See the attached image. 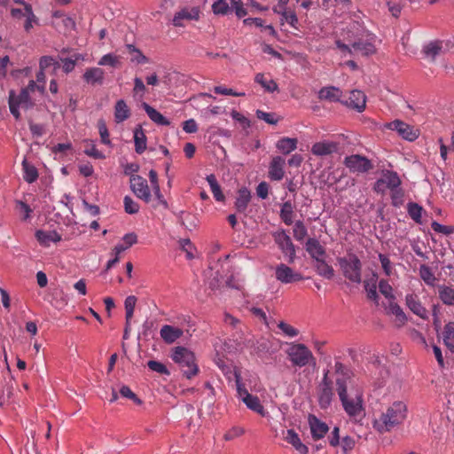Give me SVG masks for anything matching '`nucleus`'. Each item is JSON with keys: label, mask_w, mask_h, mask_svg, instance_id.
<instances>
[{"label": "nucleus", "mask_w": 454, "mask_h": 454, "mask_svg": "<svg viewBox=\"0 0 454 454\" xmlns=\"http://www.w3.org/2000/svg\"><path fill=\"white\" fill-rule=\"evenodd\" d=\"M245 433V430L242 427H234L231 429H230L224 435L223 439L225 441H231L240 435H242Z\"/></svg>", "instance_id": "61"}, {"label": "nucleus", "mask_w": 454, "mask_h": 454, "mask_svg": "<svg viewBox=\"0 0 454 454\" xmlns=\"http://www.w3.org/2000/svg\"><path fill=\"white\" fill-rule=\"evenodd\" d=\"M35 237L38 242L44 247H49L51 242L56 243L61 239L60 235L56 231H37Z\"/></svg>", "instance_id": "28"}, {"label": "nucleus", "mask_w": 454, "mask_h": 454, "mask_svg": "<svg viewBox=\"0 0 454 454\" xmlns=\"http://www.w3.org/2000/svg\"><path fill=\"white\" fill-rule=\"evenodd\" d=\"M294 208L291 201L283 203L280 210V218L286 225H291L294 223Z\"/></svg>", "instance_id": "41"}, {"label": "nucleus", "mask_w": 454, "mask_h": 454, "mask_svg": "<svg viewBox=\"0 0 454 454\" xmlns=\"http://www.w3.org/2000/svg\"><path fill=\"white\" fill-rule=\"evenodd\" d=\"M183 333L182 329L169 325H164L160 331V338L168 344L174 343Z\"/></svg>", "instance_id": "20"}, {"label": "nucleus", "mask_w": 454, "mask_h": 454, "mask_svg": "<svg viewBox=\"0 0 454 454\" xmlns=\"http://www.w3.org/2000/svg\"><path fill=\"white\" fill-rule=\"evenodd\" d=\"M125 212L133 215L139 211V205L129 196H125L123 199Z\"/></svg>", "instance_id": "52"}, {"label": "nucleus", "mask_w": 454, "mask_h": 454, "mask_svg": "<svg viewBox=\"0 0 454 454\" xmlns=\"http://www.w3.org/2000/svg\"><path fill=\"white\" fill-rule=\"evenodd\" d=\"M315 267L319 276L326 279H332L334 277L333 268L325 262V258L317 260Z\"/></svg>", "instance_id": "32"}, {"label": "nucleus", "mask_w": 454, "mask_h": 454, "mask_svg": "<svg viewBox=\"0 0 454 454\" xmlns=\"http://www.w3.org/2000/svg\"><path fill=\"white\" fill-rule=\"evenodd\" d=\"M52 67L51 74H55L60 68V64L51 56H43L39 61V68L45 71Z\"/></svg>", "instance_id": "42"}, {"label": "nucleus", "mask_w": 454, "mask_h": 454, "mask_svg": "<svg viewBox=\"0 0 454 454\" xmlns=\"http://www.w3.org/2000/svg\"><path fill=\"white\" fill-rule=\"evenodd\" d=\"M377 281H378V275L377 273L373 272L371 278L364 281V289L367 293V297L370 300L377 301L379 298L378 293H377Z\"/></svg>", "instance_id": "31"}, {"label": "nucleus", "mask_w": 454, "mask_h": 454, "mask_svg": "<svg viewBox=\"0 0 454 454\" xmlns=\"http://www.w3.org/2000/svg\"><path fill=\"white\" fill-rule=\"evenodd\" d=\"M338 150V143L330 141H322L315 143L311 147V153L316 156H327Z\"/></svg>", "instance_id": "18"}, {"label": "nucleus", "mask_w": 454, "mask_h": 454, "mask_svg": "<svg viewBox=\"0 0 454 454\" xmlns=\"http://www.w3.org/2000/svg\"><path fill=\"white\" fill-rule=\"evenodd\" d=\"M285 160L280 156L272 159L269 168V177L271 180L279 181L284 176Z\"/></svg>", "instance_id": "21"}, {"label": "nucleus", "mask_w": 454, "mask_h": 454, "mask_svg": "<svg viewBox=\"0 0 454 454\" xmlns=\"http://www.w3.org/2000/svg\"><path fill=\"white\" fill-rule=\"evenodd\" d=\"M335 386L343 410L354 421L365 416L363 390L355 384L350 370L340 362L334 364Z\"/></svg>", "instance_id": "1"}, {"label": "nucleus", "mask_w": 454, "mask_h": 454, "mask_svg": "<svg viewBox=\"0 0 454 454\" xmlns=\"http://www.w3.org/2000/svg\"><path fill=\"white\" fill-rule=\"evenodd\" d=\"M379 259L381 263V267L383 269L384 273L389 277L393 272V266L389 258L383 254H380Z\"/></svg>", "instance_id": "57"}, {"label": "nucleus", "mask_w": 454, "mask_h": 454, "mask_svg": "<svg viewBox=\"0 0 454 454\" xmlns=\"http://www.w3.org/2000/svg\"><path fill=\"white\" fill-rule=\"evenodd\" d=\"M439 293V298L441 301L446 304V305H451L454 306V289L446 286H440L438 288Z\"/></svg>", "instance_id": "39"}, {"label": "nucleus", "mask_w": 454, "mask_h": 454, "mask_svg": "<svg viewBox=\"0 0 454 454\" xmlns=\"http://www.w3.org/2000/svg\"><path fill=\"white\" fill-rule=\"evenodd\" d=\"M8 103L10 112L16 120L20 118L19 107L30 109L35 106V100L32 98L31 94L23 90H20L19 95H16L13 90H11L9 92Z\"/></svg>", "instance_id": "6"}, {"label": "nucleus", "mask_w": 454, "mask_h": 454, "mask_svg": "<svg viewBox=\"0 0 454 454\" xmlns=\"http://www.w3.org/2000/svg\"><path fill=\"white\" fill-rule=\"evenodd\" d=\"M408 214L417 223H421L423 208L417 203L410 202L407 206Z\"/></svg>", "instance_id": "45"}, {"label": "nucleus", "mask_w": 454, "mask_h": 454, "mask_svg": "<svg viewBox=\"0 0 454 454\" xmlns=\"http://www.w3.org/2000/svg\"><path fill=\"white\" fill-rule=\"evenodd\" d=\"M344 104L348 107L357 110L358 112H363L366 106V96L361 90H352Z\"/></svg>", "instance_id": "17"}, {"label": "nucleus", "mask_w": 454, "mask_h": 454, "mask_svg": "<svg viewBox=\"0 0 454 454\" xmlns=\"http://www.w3.org/2000/svg\"><path fill=\"white\" fill-rule=\"evenodd\" d=\"M83 81L91 85H102L105 80V71L100 67H89L82 74Z\"/></svg>", "instance_id": "16"}, {"label": "nucleus", "mask_w": 454, "mask_h": 454, "mask_svg": "<svg viewBox=\"0 0 454 454\" xmlns=\"http://www.w3.org/2000/svg\"><path fill=\"white\" fill-rule=\"evenodd\" d=\"M405 304L412 313L417 315L422 319L427 318V310L422 305L419 297L414 294H408L405 296Z\"/></svg>", "instance_id": "14"}, {"label": "nucleus", "mask_w": 454, "mask_h": 454, "mask_svg": "<svg viewBox=\"0 0 454 454\" xmlns=\"http://www.w3.org/2000/svg\"><path fill=\"white\" fill-rule=\"evenodd\" d=\"M442 49V43L440 41H434L427 43L423 51L426 54L427 57H430L433 59L436 58L440 54Z\"/></svg>", "instance_id": "43"}, {"label": "nucleus", "mask_w": 454, "mask_h": 454, "mask_svg": "<svg viewBox=\"0 0 454 454\" xmlns=\"http://www.w3.org/2000/svg\"><path fill=\"white\" fill-rule=\"evenodd\" d=\"M289 361L294 366L304 367L309 364H316V358L309 348L302 343H291L286 350Z\"/></svg>", "instance_id": "5"}, {"label": "nucleus", "mask_w": 454, "mask_h": 454, "mask_svg": "<svg viewBox=\"0 0 454 454\" xmlns=\"http://www.w3.org/2000/svg\"><path fill=\"white\" fill-rule=\"evenodd\" d=\"M343 163L353 173H366L373 168L372 161L360 154L345 157Z\"/></svg>", "instance_id": "8"}, {"label": "nucleus", "mask_w": 454, "mask_h": 454, "mask_svg": "<svg viewBox=\"0 0 454 454\" xmlns=\"http://www.w3.org/2000/svg\"><path fill=\"white\" fill-rule=\"evenodd\" d=\"M129 182L130 188L135 195L145 202L149 203L152 200V194L147 181L141 176H131Z\"/></svg>", "instance_id": "10"}, {"label": "nucleus", "mask_w": 454, "mask_h": 454, "mask_svg": "<svg viewBox=\"0 0 454 454\" xmlns=\"http://www.w3.org/2000/svg\"><path fill=\"white\" fill-rule=\"evenodd\" d=\"M285 441L290 443L300 454H308L309 448L303 444L294 429L286 430L284 435Z\"/></svg>", "instance_id": "23"}, {"label": "nucleus", "mask_w": 454, "mask_h": 454, "mask_svg": "<svg viewBox=\"0 0 454 454\" xmlns=\"http://www.w3.org/2000/svg\"><path fill=\"white\" fill-rule=\"evenodd\" d=\"M23 179L28 184L35 182L38 178V171L36 168L24 159L22 161Z\"/></svg>", "instance_id": "30"}, {"label": "nucleus", "mask_w": 454, "mask_h": 454, "mask_svg": "<svg viewBox=\"0 0 454 454\" xmlns=\"http://www.w3.org/2000/svg\"><path fill=\"white\" fill-rule=\"evenodd\" d=\"M305 249L310 257L316 262L325 258V249L317 239H308L305 244Z\"/></svg>", "instance_id": "19"}, {"label": "nucleus", "mask_w": 454, "mask_h": 454, "mask_svg": "<svg viewBox=\"0 0 454 454\" xmlns=\"http://www.w3.org/2000/svg\"><path fill=\"white\" fill-rule=\"evenodd\" d=\"M275 277L277 280L282 284L294 283L303 279V277L301 273L294 270L285 263L277 265L275 269Z\"/></svg>", "instance_id": "11"}, {"label": "nucleus", "mask_w": 454, "mask_h": 454, "mask_svg": "<svg viewBox=\"0 0 454 454\" xmlns=\"http://www.w3.org/2000/svg\"><path fill=\"white\" fill-rule=\"evenodd\" d=\"M236 388L239 396L243 400L247 395H250L245 385L241 382L240 375L235 372Z\"/></svg>", "instance_id": "60"}, {"label": "nucleus", "mask_w": 454, "mask_h": 454, "mask_svg": "<svg viewBox=\"0 0 454 454\" xmlns=\"http://www.w3.org/2000/svg\"><path fill=\"white\" fill-rule=\"evenodd\" d=\"M407 416V406L403 402H394L373 421V427L379 433L390 432L401 425Z\"/></svg>", "instance_id": "2"}, {"label": "nucleus", "mask_w": 454, "mask_h": 454, "mask_svg": "<svg viewBox=\"0 0 454 454\" xmlns=\"http://www.w3.org/2000/svg\"><path fill=\"white\" fill-rule=\"evenodd\" d=\"M231 9L226 0H217L212 4V11L216 15H226Z\"/></svg>", "instance_id": "48"}, {"label": "nucleus", "mask_w": 454, "mask_h": 454, "mask_svg": "<svg viewBox=\"0 0 454 454\" xmlns=\"http://www.w3.org/2000/svg\"><path fill=\"white\" fill-rule=\"evenodd\" d=\"M120 394L122 397L130 399L135 403H137V404L141 403V400L137 396V395L128 386H122L120 389Z\"/></svg>", "instance_id": "58"}, {"label": "nucleus", "mask_w": 454, "mask_h": 454, "mask_svg": "<svg viewBox=\"0 0 454 454\" xmlns=\"http://www.w3.org/2000/svg\"><path fill=\"white\" fill-rule=\"evenodd\" d=\"M354 51L368 56L375 52V47L368 41L359 40L352 44V53Z\"/></svg>", "instance_id": "33"}, {"label": "nucleus", "mask_w": 454, "mask_h": 454, "mask_svg": "<svg viewBox=\"0 0 454 454\" xmlns=\"http://www.w3.org/2000/svg\"><path fill=\"white\" fill-rule=\"evenodd\" d=\"M442 334L445 345L454 352V322H450L444 326Z\"/></svg>", "instance_id": "40"}, {"label": "nucleus", "mask_w": 454, "mask_h": 454, "mask_svg": "<svg viewBox=\"0 0 454 454\" xmlns=\"http://www.w3.org/2000/svg\"><path fill=\"white\" fill-rule=\"evenodd\" d=\"M243 403L247 405V407L253 411L260 414L262 417H265L267 412L265 411L263 406L262 405L258 396L253 395H247L246 398L243 399Z\"/></svg>", "instance_id": "29"}, {"label": "nucleus", "mask_w": 454, "mask_h": 454, "mask_svg": "<svg viewBox=\"0 0 454 454\" xmlns=\"http://www.w3.org/2000/svg\"><path fill=\"white\" fill-rule=\"evenodd\" d=\"M293 232L297 241H302L308 235V230L302 221H296L294 223Z\"/></svg>", "instance_id": "49"}, {"label": "nucleus", "mask_w": 454, "mask_h": 454, "mask_svg": "<svg viewBox=\"0 0 454 454\" xmlns=\"http://www.w3.org/2000/svg\"><path fill=\"white\" fill-rule=\"evenodd\" d=\"M431 227L435 232L445 235H450L453 232V228L451 226L442 225L435 221L432 223Z\"/></svg>", "instance_id": "63"}, {"label": "nucleus", "mask_w": 454, "mask_h": 454, "mask_svg": "<svg viewBox=\"0 0 454 454\" xmlns=\"http://www.w3.org/2000/svg\"><path fill=\"white\" fill-rule=\"evenodd\" d=\"M84 153L90 157L94 158V159H105L106 158L105 154L103 153H101L100 151H98L96 148V145L92 142L88 143L86 148L84 149Z\"/></svg>", "instance_id": "53"}, {"label": "nucleus", "mask_w": 454, "mask_h": 454, "mask_svg": "<svg viewBox=\"0 0 454 454\" xmlns=\"http://www.w3.org/2000/svg\"><path fill=\"white\" fill-rule=\"evenodd\" d=\"M343 276L350 282L360 284L362 282V262L355 254L337 259Z\"/></svg>", "instance_id": "4"}, {"label": "nucleus", "mask_w": 454, "mask_h": 454, "mask_svg": "<svg viewBox=\"0 0 454 454\" xmlns=\"http://www.w3.org/2000/svg\"><path fill=\"white\" fill-rule=\"evenodd\" d=\"M171 358L180 366L183 374L187 379H191L198 373L199 368L195 363V356L188 348L184 347H176L171 355Z\"/></svg>", "instance_id": "3"}, {"label": "nucleus", "mask_w": 454, "mask_h": 454, "mask_svg": "<svg viewBox=\"0 0 454 454\" xmlns=\"http://www.w3.org/2000/svg\"><path fill=\"white\" fill-rule=\"evenodd\" d=\"M254 82L260 84L268 92H274L278 90L276 82L272 79H267L265 74L262 73H258L255 74Z\"/></svg>", "instance_id": "35"}, {"label": "nucleus", "mask_w": 454, "mask_h": 454, "mask_svg": "<svg viewBox=\"0 0 454 454\" xmlns=\"http://www.w3.org/2000/svg\"><path fill=\"white\" fill-rule=\"evenodd\" d=\"M386 128L396 131L403 138L409 141H414L419 137L417 130L400 120H395L387 123Z\"/></svg>", "instance_id": "12"}, {"label": "nucleus", "mask_w": 454, "mask_h": 454, "mask_svg": "<svg viewBox=\"0 0 454 454\" xmlns=\"http://www.w3.org/2000/svg\"><path fill=\"white\" fill-rule=\"evenodd\" d=\"M329 371L325 372L323 379L317 387V401L321 409H328L334 397L333 380L329 378Z\"/></svg>", "instance_id": "7"}, {"label": "nucleus", "mask_w": 454, "mask_h": 454, "mask_svg": "<svg viewBox=\"0 0 454 454\" xmlns=\"http://www.w3.org/2000/svg\"><path fill=\"white\" fill-rule=\"evenodd\" d=\"M388 310L391 314L395 316L396 320L401 324H404L407 321V317L405 313L396 302L391 301L389 302Z\"/></svg>", "instance_id": "47"}, {"label": "nucleus", "mask_w": 454, "mask_h": 454, "mask_svg": "<svg viewBox=\"0 0 454 454\" xmlns=\"http://www.w3.org/2000/svg\"><path fill=\"white\" fill-rule=\"evenodd\" d=\"M214 91L216 94L220 95H227V96H233V97H243L245 96V92H236L232 89H228L223 86H215L214 88Z\"/></svg>", "instance_id": "59"}, {"label": "nucleus", "mask_w": 454, "mask_h": 454, "mask_svg": "<svg viewBox=\"0 0 454 454\" xmlns=\"http://www.w3.org/2000/svg\"><path fill=\"white\" fill-rule=\"evenodd\" d=\"M419 276L426 284L429 286H434L436 278L429 266L426 264L420 265Z\"/></svg>", "instance_id": "46"}, {"label": "nucleus", "mask_w": 454, "mask_h": 454, "mask_svg": "<svg viewBox=\"0 0 454 454\" xmlns=\"http://www.w3.org/2000/svg\"><path fill=\"white\" fill-rule=\"evenodd\" d=\"M135 150L138 154L143 153L146 149V137L141 127L134 130Z\"/></svg>", "instance_id": "34"}, {"label": "nucleus", "mask_w": 454, "mask_h": 454, "mask_svg": "<svg viewBox=\"0 0 454 454\" xmlns=\"http://www.w3.org/2000/svg\"><path fill=\"white\" fill-rule=\"evenodd\" d=\"M126 48L130 55L131 62H135L137 64H145L149 62L148 58L145 57L139 49L136 48L135 45L127 44Z\"/></svg>", "instance_id": "37"}, {"label": "nucleus", "mask_w": 454, "mask_h": 454, "mask_svg": "<svg viewBox=\"0 0 454 454\" xmlns=\"http://www.w3.org/2000/svg\"><path fill=\"white\" fill-rule=\"evenodd\" d=\"M130 116V110L123 99L116 102L114 106V119L117 123L126 121Z\"/></svg>", "instance_id": "27"}, {"label": "nucleus", "mask_w": 454, "mask_h": 454, "mask_svg": "<svg viewBox=\"0 0 454 454\" xmlns=\"http://www.w3.org/2000/svg\"><path fill=\"white\" fill-rule=\"evenodd\" d=\"M342 91L334 86L323 87L318 92V98L328 102L341 101Z\"/></svg>", "instance_id": "22"}, {"label": "nucleus", "mask_w": 454, "mask_h": 454, "mask_svg": "<svg viewBox=\"0 0 454 454\" xmlns=\"http://www.w3.org/2000/svg\"><path fill=\"white\" fill-rule=\"evenodd\" d=\"M147 366L150 370L153 371V372H159L160 374H166V375H169V371L168 370V368L166 367L165 364H163L162 363L160 362H158V361H154V360H150L148 363H147Z\"/></svg>", "instance_id": "54"}, {"label": "nucleus", "mask_w": 454, "mask_h": 454, "mask_svg": "<svg viewBox=\"0 0 454 454\" xmlns=\"http://www.w3.org/2000/svg\"><path fill=\"white\" fill-rule=\"evenodd\" d=\"M297 147V139L290 137H283L277 143V148L285 154H288L294 151Z\"/></svg>", "instance_id": "36"}, {"label": "nucleus", "mask_w": 454, "mask_h": 454, "mask_svg": "<svg viewBox=\"0 0 454 454\" xmlns=\"http://www.w3.org/2000/svg\"><path fill=\"white\" fill-rule=\"evenodd\" d=\"M274 240L282 253L288 256V262L293 263L295 259V247L291 238L285 231H279L273 234Z\"/></svg>", "instance_id": "9"}, {"label": "nucleus", "mask_w": 454, "mask_h": 454, "mask_svg": "<svg viewBox=\"0 0 454 454\" xmlns=\"http://www.w3.org/2000/svg\"><path fill=\"white\" fill-rule=\"evenodd\" d=\"M382 179L384 184L387 189L391 191H395V194L393 195V200L395 199V194H398L399 192L395 191L401 184V180L398 175L393 171H387L383 174Z\"/></svg>", "instance_id": "24"}, {"label": "nucleus", "mask_w": 454, "mask_h": 454, "mask_svg": "<svg viewBox=\"0 0 454 454\" xmlns=\"http://www.w3.org/2000/svg\"><path fill=\"white\" fill-rule=\"evenodd\" d=\"M278 327L288 337H295L298 335L299 331L292 325L286 324L284 321L278 323Z\"/></svg>", "instance_id": "56"}, {"label": "nucleus", "mask_w": 454, "mask_h": 454, "mask_svg": "<svg viewBox=\"0 0 454 454\" xmlns=\"http://www.w3.org/2000/svg\"><path fill=\"white\" fill-rule=\"evenodd\" d=\"M251 200L250 192L247 188H241L238 192V197L235 201V208L239 213H244L247 210Z\"/></svg>", "instance_id": "25"}, {"label": "nucleus", "mask_w": 454, "mask_h": 454, "mask_svg": "<svg viewBox=\"0 0 454 454\" xmlns=\"http://www.w3.org/2000/svg\"><path fill=\"white\" fill-rule=\"evenodd\" d=\"M231 8L234 9L236 15L239 18L245 17L247 15V10L244 8L243 4L240 0H231Z\"/></svg>", "instance_id": "62"}, {"label": "nucleus", "mask_w": 454, "mask_h": 454, "mask_svg": "<svg viewBox=\"0 0 454 454\" xmlns=\"http://www.w3.org/2000/svg\"><path fill=\"white\" fill-rule=\"evenodd\" d=\"M275 12H278L282 15L283 19L290 24L294 28H297V25L299 23L298 18L294 12L293 11H277L275 9Z\"/></svg>", "instance_id": "51"}, {"label": "nucleus", "mask_w": 454, "mask_h": 454, "mask_svg": "<svg viewBox=\"0 0 454 454\" xmlns=\"http://www.w3.org/2000/svg\"><path fill=\"white\" fill-rule=\"evenodd\" d=\"M143 108L154 123L161 126H168L170 124V121L166 117L148 104L144 103Z\"/></svg>", "instance_id": "26"}, {"label": "nucleus", "mask_w": 454, "mask_h": 454, "mask_svg": "<svg viewBox=\"0 0 454 454\" xmlns=\"http://www.w3.org/2000/svg\"><path fill=\"white\" fill-rule=\"evenodd\" d=\"M199 18L200 9L198 7L183 8L175 14L172 22L175 27H183V20H198Z\"/></svg>", "instance_id": "15"}, {"label": "nucleus", "mask_w": 454, "mask_h": 454, "mask_svg": "<svg viewBox=\"0 0 454 454\" xmlns=\"http://www.w3.org/2000/svg\"><path fill=\"white\" fill-rule=\"evenodd\" d=\"M206 179L210 186L211 192L215 200L223 201L225 197L222 192L221 187L218 184L215 176L213 174L208 175Z\"/></svg>", "instance_id": "38"}, {"label": "nucleus", "mask_w": 454, "mask_h": 454, "mask_svg": "<svg viewBox=\"0 0 454 454\" xmlns=\"http://www.w3.org/2000/svg\"><path fill=\"white\" fill-rule=\"evenodd\" d=\"M256 117L260 120H263L269 124H276L278 122V120L274 118L273 114L266 113L262 110L256 111Z\"/></svg>", "instance_id": "64"}, {"label": "nucleus", "mask_w": 454, "mask_h": 454, "mask_svg": "<svg viewBox=\"0 0 454 454\" xmlns=\"http://www.w3.org/2000/svg\"><path fill=\"white\" fill-rule=\"evenodd\" d=\"M99 66H108L111 67H121V57L113 53H107L101 57L98 63Z\"/></svg>", "instance_id": "44"}, {"label": "nucleus", "mask_w": 454, "mask_h": 454, "mask_svg": "<svg viewBox=\"0 0 454 454\" xmlns=\"http://www.w3.org/2000/svg\"><path fill=\"white\" fill-rule=\"evenodd\" d=\"M311 436L314 440H319L325 437L329 431L326 423L320 420L317 416L310 414L308 418Z\"/></svg>", "instance_id": "13"}, {"label": "nucleus", "mask_w": 454, "mask_h": 454, "mask_svg": "<svg viewBox=\"0 0 454 454\" xmlns=\"http://www.w3.org/2000/svg\"><path fill=\"white\" fill-rule=\"evenodd\" d=\"M98 129L100 136L101 143L106 145H111V140L109 139V132L106 127V124L104 120H99L98 121Z\"/></svg>", "instance_id": "50"}, {"label": "nucleus", "mask_w": 454, "mask_h": 454, "mask_svg": "<svg viewBox=\"0 0 454 454\" xmlns=\"http://www.w3.org/2000/svg\"><path fill=\"white\" fill-rule=\"evenodd\" d=\"M379 290L380 292L387 299H394V295L392 294L393 289L389 285L388 281L386 279H381L379 282Z\"/></svg>", "instance_id": "55"}]
</instances>
